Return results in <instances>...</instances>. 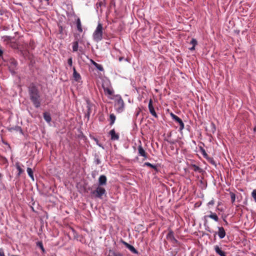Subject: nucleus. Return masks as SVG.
Wrapping results in <instances>:
<instances>
[{
    "label": "nucleus",
    "instance_id": "nucleus-1",
    "mask_svg": "<svg viewBox=\"0 0 256 256\" xmlns=\"http://www.w3.org/2000/svg\"><path fill=\"white\" fill-rule=\"evenodd\" d=\"M28 93L30 99L36 108L40 106L41 98L38 90L34 84L30 85L28 88Z\"/></svg>",
    "mask_w": 256,
    "mask_h": 256
},
{
    "label": "nucleus",
    "instance_id": "nucleus-2",
    "mask_svg": "<svg viewBox=\"0 0 256 256\" xmlns=\"http://www.w3.org/2000/svg\"><path fill=\"white\" fill-rule=\"evenodd\" d=\"M106 177H99L98 182L96 186V189L92 194L98 198H102V196L106 194L105 186L106 185Z\"/></svg>",
    "mask_w": 256,
    "mask_h": 256
},
{
    "label": "nucleus",
    "instance_id": "nucleus-3",
    "mask_svg": "<svg viewBox=\"0 0 256 256\" xmlns=\"http://www.w3.org/2000/svg\"><path fill=\"white\" fill-rule=\"evenodd\" d=\"M102 26L98 23L95 30L93 33V39L96 42L100 41L102 38Z\"/></svg>",
    "mask_w": 256,
    "mask_h": 256
},
{
    "label": "nucleus",
    "instance_id": "nucleus-4",
    "mask_svg": "<svg viewBox=\"0 0 256 256\" xmlns=\"http://www.w3.org/2000/svg\"><path fill=\"white\" fill-rule=\"evenodd\" d=\"M116 97H118V98L116 100L115 102L114 108L118 112L121 113L124 110V102L120 96L116 95Z\"/></svg>",
    "mask_w": 256,
    "mask_h": 256
},
{
    "label": "nucleus",
    "instance_id": "nucleus-5",
    "mask_svg": "<svg viewBox=\"0 0 256 256\" xmlns=\"http://www.w3.org/2000/svg\"><path fill=\"white\" fill-rule=\"evenodd\" d=\"M102 86L106 95L108 96L113 95L114 91L110 86V81L104 80L102 84Z\"/></svg>",
    "mask_w": 256,
    "mask_h": 256
},
{
    "label": "nucleus",
    "instance_id": "nucleus-6",
    "mask_svg": "<svg viewBox=\"0 0 256 256\" xmlns=\"http://www.w3.org/2000/svg\"><path fill=\"white\" fill-rule=\"evenodd\" d=\"M166 238L174 244H178V240L174 238V232L171 229H168Z\"/></svg>",
    "mask_w": 256,
    "mask_h": 256
},
{
    "label": "nucleus",
    "instance_id": "nucleus-7",
    "mask_svg": "<svg viewBox=\"0 0 256 256\" xmlns=\"http://www.w3.org/2000/svg\"><path fill=\"white\" fill-rule=\"evenodd\" d=\"M16 173L18 176L24 174L25 170L24 166L20 162H16L15 164Z\"/></svg>",
    "mask_w": 256,
    "mask_h": 256
},
{
    "label": "nucleus",
    "instance_id": "nucleus-8",
    "mask_svg": "<svg viewBox=\"0 0 256 256\" xmlns=\"http://www.w3.org/2000/svg\"><path fill=\"white\" fill-rule=\"evenodd\" d=\"M218 231L215 232L214 236L217 234L220 239L224 238L226 235V231L222 226L218 228Z\"/></svg>",
    "mask_w": 256,
    "mask_h": 256
},
{
    "label": "nucleus",
    "instance_id": "nucleus-9",
    "mask_svg": "<svg viewBox=\"0 0 256 256\" xmlns=\"http://www.w3.org/2000/svg\"><path fill=\"white\" fill-rule=\"evenodd\" d=\"M171 116L174 120L176 122H177L180 126V130H182L184 128V124L182 120L178 118V116H176L175 114H171Z\"/></svg>",
    "mask_w": 256,
    "mask_h": 256
},
{
    "label": "nucleus",
    "instance_id": "nucleus-10",
    "mask_svg": "<svg viewBox=\"0 0 256 256\" xmlns=\"http://www.w3.org/2000/svg\"><path fill=\"white\" fill-rule=\"evenodd\" d=\"M148 107V110H149L152 116H154L155 118H157L158 116L154 110V107L152 106V100H151V99L149 101Z\"/></svg>",
    "mask_w": 256,
    "mask_h": 256
},
{
    "label": "nucleus",
    "instance_id": "nucleus-11",
    "mask_svg": "<svg viewBox=\"0 0 256 256\" xmlns=\"http://www.w3.org/2000/svg\"><path fill=\"white\" fill-rule=\"evenodd\" d=\"M109 134L112 140H116L119 139V135L116 132L114 129L110 130Z\"/></svg>",
    "mask_w": 256,
    "mask_h": 256
},
{
    "label": "nucleus",
    "instance_id": "nucleus-12",
    "mask_svg": "<svg viewBox=\"0 0 256 256\" xmlns=\"http://www.w3.org/2000/svg\"><path fill=\"white\" fill-rule=\"evenodd\" d=\"M214 250L220 256H226V252H223L221 248L219 247L218 246L216 245L214 246Z\"/></svg>",
    "mask_w": 256,
    "mask_h": 256
},
{
    "label": "nucleus",
    "instance_id": "nucleus-13",
    "mask_svg": "<svg viewBox=\"0 0 256 256\" xmlns=\"http://www.w3.org/2000/svg\"><path fill=\"white\" fill-rule=\"evenodd\" d=\"M210 214L209 215L204 216L205 218H210L211 219H212L215 222L218 221V220H219L218 217L216 213L212 212H210Z\"/></svg>",
    "mask_w": 256,
    "mask_h": 256
},
{
    "label": "nucleus",
    "instance_id": "nucleus-14",
    "mask_svg": "<svg viewBox=\"0 0 256 256\" xmlns=\"http://www.w3.org/2000/svg\"><path fill=\"white\" fill-rule=\"evenodd\" d=\"M138 154L140 156H143L144 158H146V152L145 150H144V149L143 148L141 144L138 146Z\"/></svg>",
    "mask_w": 256,
    "mask_h": 256
},
{
    "label": "nucleus",
    "instance_id": "nucleus-15",
    "mask_svg": "<svg viewBox=\"0 0 256 256\" xmlns=\"http://www.w3.org/2000/svg\"><path fill=\"white\" fill-rule=\"evenodd\" d=\"M108 256H123V254L118 252L110 249L108 250Z\"/></svg>",
    "mask_w": 256,
    "mask_h": 256
},
{
    "label": "nucleus",
    "instance_id": "nucleus-16",
    "mask_svg": "<svg viewBox=\"0 0 256 256\" xmlns=\"http://www.w3.org/2000/svg\"><path fill=\"white\" fill-rule=\"evenodd\" d=\"M76 28H77L78 30L80 32H82V24H81V22H80V18H78L76 20Z\"/></svg>",
    "mask_w": 256,
    "mask_h": 256
},
{
    "label": "nucleus",
    "instance_id": "nucleus-17",
    "mask_svg": "<svg viewBox=\"0 0 256 256\" xmlns=\"http://www.w3.org/2000/svg\"><path fill=\"white\" fill-rule=\"evenodd\" d=\"M73 71H74L73 76H74L75 80H76V81L80 80L81 78V76H80V74L76 72V68L74 67L73 68Z\"/></svg>",
    "mask_w": 256,
    "mask_h": 256
},
{
    "label": "nucleus",
    "instance_id": "nucleus-18",
    "mask_svg": "<svg viewBox=\"0 0 256 256\" xmlns=\"http://www.w3.org/2000/svg\"><path fill=\"white\" fill-rule=\"evenodd\" d=\"M72 52H76L78 50V40H76L72 43Z\"/></svg>",
    "mask_w": 256,
    "mask_h": 256
},
{
    "label": "nucleus",
    "instance_id": "nucleus-19",
    "mask_svg": "<svg viewBox=\"0 0 256 256\" xmlns=\"http://www.w3.org/2000/svg\"><path fill=\"white\" fill-rule=\"evenodd\" d=\"M44 120L48 122H50L52 120L50 114L47 112L44 113Z\"/></svg>",
    "mask_w": 256,
    "mask_h": 256
},
{
    "label": "nucleus",
    "instance_id": "nucleus-20",
    "mask_svg": "<svg viewBox=\"0 0 256 256\" xmlns=\"http://www.w3.org/2000/svg\"><path fill=\"white\" fill-rule=\"evenodd\" d=\"M2 40L4 42H6V44L8 43L12 39L10 36H2Z\"/></svg>",
    "mask_w": 256,
    "mask_h": 256
},
{
    "label": "nucleus",
    "instance_id": "nucleus-21",
    "mask_svg": "<svg viewBox=\"0 0 256 256\" xmlns=\"http://www.w3.org/2000/svg\"><path fill=\"white\" fill-rule=\"evenodd\" d=\"M110 124L112 125L116 120V116L114 114H110Z\"/></svg>",
    "mask_w": 256,
    "mask_h": 256
},
{
    "label": "nucleus",
    "instance_id": "nucleus-22",
    "mask_svg": "<svg viewBox=\"0 0 256 256\" xmlns=\"http://www.w3.org/2000/svg\"><path fill=\"white\" fill-rule=\"evenodd\" d=\"M128 249L134 254H138V251L132 245L128 246Z\"/></svg>",
    "mask_w": 256,
    "mask_h": 256
},
{
    "label": "nucleus",
    "instance_id": "nucleus-23",
    "mask_svg": "<svg viewBox=\"0 0 256 256\" xmlns=\"http://www.w3.org/2000/svg\"><path fill=\"white\" fill-rule=\"evenodd\" d=\"M230 194L232 202L233 204V203H234V202H235V200H236V195L232 192H230Z\"/></svg>",
    "mask_w": 256,
    "mask_h": 256
},
{
    "label": "nucleus",
    "instance_id": "nucleus-24",
    "mask_svg": "<svg viewBox=\"0 0 256 256\" xmlns=\"http://www.w3.org/2000/svg\"><path fill=\"white\" fill-rule=\"evenodd\" d=\"M200 151H201V152H202V156H204V158H206V160L208 159V158H209V156H208V154H206V150L204 149V148H201L200 149Z\"/></svg>",
    "mask_w": 256,
    "mask_h": 256
},
{
    "label": "nucleus",
    "instance_id": "nucleus-25",
    "mask_svg": "<svg viewBox=\"0 0 256 256\" xmlns=\"http://www.w3.org/2000/svg\"><path fill=\"white\" fill-rule=\"evenodd\" d=\"M214 198H212L211 200H210L208 203V206L209 207V208H210L211 206H212L214 204Z\"/></svg>",
    "mask_w": 256,
    "mask_h": 256
},
{
    "label": "nucleus",
    "instance_id": "nucleus-26",
    "mask_svg": "<svg viewBox=\"0 0 256 256\" xmlns=\"http://www.w3.org/2000/svg\"><path fill=\"white\" fill-rule=\"evenodd\" d=\"M27 172L28 174V176H33V170L31 168H27Z\"/></svg>",
    "mask_w": 256,
    "mask_h": 256
},
{
    "label": "nucleus",
    "instance_id": "nucleus-27",
    "mask_svg": "<svg viewBox=\"0 0 256 256\" xmlns=\"http://www.w3.org/2000/svg\"><path fill=\"white\" fill-rule=\"evenodd\" d=\"M252 196L254 199V200L256 202V190H253L252 192Z\"/></svg>",
    "mask_w": 256,
    "mask_h": 256
},
{
    "label": "nucleus",
    "instance_id": "nucleus-28",
    "mask_svg": "<svg viewBox=\"0 0 256 256\" xmlns=\"http://www.w3.org/2000/svg\"><path fill=\"white\" fill-rule=\"evenodd\" d=\"M190 44L192 45V46H196L197 44V41L194 38H192L190 41Z\"/></svg>",
    "mask_w": 256,
    "mask_h": 256
},
{
    "label": "nucleus",
    "instance_id": "nucleus-29",
    "mask_svg": "<svg viewBox=\"0 0 256 256\" xmlns=\"http://www.w3.org/2000/svg\"><path fill=\"white\" fill-rule=\"evenodd\" d=\"M37 246H39L42 250V251H44V248L42 242H38L37 243Z\"/></svg>",
    "mask_w": 256,
    "mask_h": 256
},
{
    "label": "nucleus",
    "instance_id": "nucleus-30",
    "mask_svg": "<svg viewBox=\"0 0 256 256\" xmlns=\"http://www.w3.org/2000/svg\"><path fill=\"white\" fill-rule=\"evenodd\" d=\"M97 69H98L100 71H103L104 68L102 66L101 64H98L97 66L96 67Z\"/></svg>",
    "mask_w": 256,
    "mask_h": 256
},
{
    "label": "nucleus",
    "instance_id": "nucleus-31",
    "mask_svg": "<svg viewBox=\"0 0 256 256\" xmlns=\"http://www.w3.org/2000/svg\"><path fill=\"white\" fill-rule=\"evenodd\" d=\"M207 160H208L210 162V163H211V164H214V165H216V162H214V160H213L212 158H211L209 157V158H208V159H207Z\"/></svg>",
    "mask_w": 256,
    "mask_h": 256
},
{
    "label": "nucleus",
    "instance_id": "nucleus-32",
    "mask_svg": "<svg viewBox=\"0 0 256 256\" xmlns=\"http://www.w3.org/2000/svg\"><path fill=\"white\" fill-rule=\"evenodd\" d=\"M68 64L70 66H72V58H70L68 60Z\"/></svg>",
    "mask_w": 256,
    "mask_h": 256
},
{
    "label": "nucleus",
    "instance_id": "nucleus-33",
    "mask_svg": "<svg viewBox=\"0 0 256 256\" xmlns=\"http://www.w3.org/2000/svg\"><path fill=\"white\" fill-rule=\"evenodd\" d=\"M145 165L147 166H150L151 168H156V166H154L152 165V164H151L150 163V162H146L145 163Z\"/></svg>",
    "mask_w": 256,
    "mask_h": 256
},
{
    "label": "nucleus",
    "instance_id": "nucleus-34",
    "mask_svg": "<svg viewBox=\"0 0 256 256\" xmlns=\"http://www.w3.org/2000/svg\"><path fill=\"white\" fill-rule=\"evenodd\" d=\"M122 242L126 246V248H128V246H130V244H129L127 243L126 242L124 241V240H122Z\"/></svg>",
    "mask_w": 256,
    "mask_h": 256
},
{
    "label": "nucleus",
    "instance_id": "nucleus-35",
    "mask_svg": "<svg viewBox=\"0 0 256 256\" xmlns=\"http://www.w3.org/2000/svg\"><path fill=\"white\" fill-rule=\"evenodd\" d=\"M122 242L126 246V248H128V246H130V244H129L127 243L126 242L124 241V240H122Z\"/></svg>",
    "mask_w": 256,
    "mask_h": 256
},
{
    "label": "nucleus",
    "instance_id": "nucleus-36",
    "mask_svg": "<svg viewBox=\"0 0 256 256\" xmlns=\"http://www.w3.org/2000/svg\"><path fill=\"white\" fill-rule=\"evenodd\" d=\"M0 256H5L4 250L2 248H0Z\"/></svg>",
    "mask_w": 256,
    "mask_h": 256
},
{
    "label": "nucleus",
    "instance_id": "nucleus-37",
    "mask_svg": "<svg viewBox=\"0 0 256 256\" xmlns=\"http://www.w3.org/2000/svg\"><path fill=\"white\" fill-rule=\"evenodd\" d=\"M103 5V2L102 1L99 2L96 4L97 7H101Z\"/></svg>",
    "mask_w": 256,
    "mask_h": 256
},
{
    "label": "nucleus",
    "instance_id": "nucleus-38",
    "mask_svg": "<svg viewBox=\"0 0 256 256\" xmlns=\"http://www.w3.org/2000/svg\"><path fill=\"white\" fill-rule=\"evenodd\" d=\"M95 140L96 141V144L97 145H98L100 147H101L102 148H104V146L98 143V141L97 139H95Z\"/></svg>",
    "mask_w": 256,
    "mask_h": 256
},
{
    "label": "nucleus",
    "instance_id": "nucleus-39",
    "mask_svg": "<svg viewBox=\"0 0 256 256\" xmlns=\"http://www.w3.org/2000/svg\"><path fill=\"white\" fill-rule=\"evenodd\" d=\"M95 162H96V164H100V160L98 158L96 159Z\"/></svg>",
    "mask_w": 256,
    "mask_h": 256
},
{
    "label": "nucleus",
    "instance_id": "nucleus-40",
    "mask_svg": "<svg viewBox=\"0 0 256 256\" xmlns=\"http://www.w3.org/2000/svg\"><path fill=\"white\" fill-rule=\"evenodd\" d=\"M92 64H93V65H94L95 67L97 66L98 64V63H96V62H94V60H92Z\"/></svg>",
    "mask_w": 256,
    "mask_h": 256
},
{
    "label": "nucleus",
    "instance_id": "nucleus-41",
    "mask_svg": "<svg viewBox=\"0 0 256 256\" xmlns=\"http://www.w3.org/2000/svg\"><path fill=\"white\" fill-rule=\"evenodd\" d=\"M195 46H192V48H190L189 49L190 50H195Z\"/></svg>",
    "mask_w": 256,
    "mask_h": 256
},
{
    "label": "nucleus",
    "instance_id": "nucleus-42",
    "mask_svg": "<svg viewBox=\"0 0 256 256\" xmlns=\"http://www.w3.org/2000/svg\"><path fill=\"white\" fill-rule=\"evenodd\" d=\"M2 54H3V51L0 48V56H2Z\"/></svg>",
    "mask_w": 256,
    "mask_h": 256
},
{
    "label": "nucleus",
    "instance_id": "nucleus-43",
    "mask_svg": "<svg viewBox=\"0 0 256 256\" xmlns=\"http://www.w3.org/2000/svg\"><path fill=\"white\" fill-rule=\"evenodd\" d=\"M254 132H256V125H255V126H254Z\"/></svg>",
    "mask_w": 256,
    "mask_h": 256
},
{
    "label": "nucleus",
    "instance_id": "nucleus-44",
    "mask_svg": "<svg viewBox=\"0 0 256 256\" xmlns=\"http://www.w3.org/2000/svg\"><path fill=\"white\" fill-rule=\"evenodd\" d=\"M194 166L195 167V170H196L198 168V167L197 166Z\"/></svg>",
    "mask_w": 256,
    "mask_h": 256
},
{
    "label": "nucleus",
    "instance_id": "nucleus-45",
    "mask_svg": "<svg viewBox=\"0 0 256 256\" xmlns=\"http://www.w3.org/2000/svg\"><path fill=\"white\" fill-rule=\"evenodd\" d=\"M123 58L122 57H120L119 58V60L120 62L122 60Z\"/></svg>",
    "mask_w": 256,
    "mask_h": 256
},
{
    "label": "nucleus",
    "instance_id": "nucleus-46",
    "mask_svg": "<svg viewBox=\"0 0 256 256\" xmlns=\"http://www.w3.org/2000/svg\"><path fill=\"white\" fill-rule=\"evenodd\" d=\"M224 220V223H226V224H228V223L227 221L226 220Z\"/></svg>",
    "mask_w": 256,
    "mask_h": 256
},
{
    "label": "nucleus",
    "instance_id": "nucleus-47",
    "mask_svg": "<svg viewBox=\"0 0 256 256\" xmlns=\"http://www.w3.org/2000/svg\"><path fill=\"white\" fill-rule=\"evenodd\" d=\"M31 178H32V180L34 181V177L32 176V177H31Z\"/></svg>",
    "mask_w": 256,
    "mask_h": 256
},
{
    "label": "nucleus",
    "instance_id": "nucleus-48",
    "mask_svg": "<svg viewBox=\"0 0 256 256\" xmlns=\"http://www.w3.org/2000/svg\"><path fill=\"white\" fill-rule=\"evenodd\" d=\"M46 0L48 2V1H49L50 0Z\"/></svg>",
    "mask_w": 256,
    "mask_h": 256
}]
</instances>
